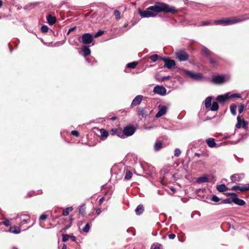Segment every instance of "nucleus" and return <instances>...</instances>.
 Listing matches in <instances>:
<instances>
[{
	"label": "nucleus",
	"instance_id": "obj_5",
	"mask_svg": "<svg viewBox=\"0 0 249 249\" xmlns=\"http://www.w3.org/2000/svg\"><path fill=\"white\" fill-rule=\"evenodd\" d=\"M175 54L176 58L180 62L185 61L187 60L189 58L188 54L184 49L177 50L175 52Z\"/></svg>",
	"mask_w": 249,
	"mask_h": 249
},
{
	"label": "nucleus",
	"instance_id": "obj_45",
	"mask_svg": "<svg viewBox=\"0 0 249 249\" xmlns=\"http://www.w3.org/2000/svg\"><path fill=\"white\" fill-rule=\"evenodd\" d=\"M69 238H70V235L68 234H63L62 235V241L63 242H66Z\"/></svg>",
	"mask_w": 249,
	"mask_h": 249
},
{
	"label": "nucleus",
	"instance_id": "obj_47",
	"mask_svg": "<svg viewBox=\"0 0 249 249\" xmlns=\"http://www.w3.org/2000/svg\"><path fill=\"white\" fill-rule=\"evenodd\" d=\"M114 15L116 16L117 19H119L120 18L121 13L119 11L115 10L114 12Z\"/></svg>",
	"mask_w": 249,
	"mask_h": 249
},
{
	"label": "nucleus",
	"instance_id": "obj_10",
	"mask_svg": "<svg viewBox=\"0 0 249 249\" xmlns=\"http://www.w3.org/2000/svg\"><path fill=\"white\" fill-rule=\"evenodd\" d=\"M159 59L163 60L164 62V67L167 68L168 69H170L176 65L175 61L174 60L163 57H160Z\"/></svg>",
	"mask_w": 249,
	"mask_h": 249
},
{
	"label": "nucleus",
	"instance_id": "obj_38",
	"mask_svg": "<svg viewBox=\"0 0 249 249\" xmlns=\"http://www.w3.org/2000/svg\"><path fill=\"white\" fill-rule=\"evenodd\" d=\"M149 58L152 62H155L158 59L159 56L158 54H154L150 56Z\"/></svg>",
	"mask_w": 249,
	"mask_h": 249
},
{
	"label": "nucleus",
	"instance_id": "obj_21",
	"mask_svg": "<svg viewBox=\"0 0 249 249\" xmlns=\"http://www.w3.org/2000/svg\"><path fill=\"white\" fill-rule=\"evenodd\" d=\"M47 19L48 23L50 25H52L54 24L56 20V18L51 16V15L47 16Z\"/></svg>",
	"mask_w": 249,
	"mask_h": 249
},
{
	"label": "nucleus",
	"instance_id": "obj_57",
	"mask_svg": "<svg viewBox=\"0 0 249 249\" xmlns=\"http://www.w3.org/2000/svg\"><path fill=\"white\" fill-rule=\"evenodd\" d=\"M70 238L73 242H75L76 241V237L74 236H70Z\"/></svg>",
	"mask_w": 249,
	"mask_h": 249
},
{
	"label": "nucleus",
	"instance_id": "obj_61",
	"mask_svg": "<svg viewBox=\"0 0 249 249\" xmlns=\"http://www.w3.org/2000/svg\"><path fill=\"white\" fill-rule=\"evenodd\" d=\"M195 155L197 157H199L200 156V154L199 153H196Z\"/></svg>",
	"mask_w": 249,
	"mask_h": 249
},
{
	"label": "nucleus",
	"instance_id": "obj_3",
	"mask_svg": "<svg viewBox=\"0 0 249 249\" xmlns=\"http://www.w3.org/2000/svg\"><path fill=\"white\" fill-rule=\"evenodd\" d=\"M246 18H232L217 20L214 21V24H223L224 25H231L244 20Z\"/></svg>",
	"mask_w": 249,
	"mask_h": 249
},
{
	"label": "nucleus",
	"instance_id": "obj_7",
	"mask_svg": "<svg viewBox=\"0 0 249 249\" xmlns=\"http://www.w3.org/2000/svg\"><path fill=\"white\" fill-rule=\"evenodd\" d=\"M18 218L20 220L19 223V226L20 227H22L24 224L29 223L30 222V217L27 214L18 215L16 219Z\"/></svg>",
	"mask_w": 249,
	"mask_h": 249
},
{
	"label": "nucleus",
	"instance_id": "obj_55",
	"mask_svg": "<svg viewBox=\"0 0 249 249\" xmlns=\"http://www.w3.org/2000/svg\"><path fill=\"white\" fill-rule=\"evenodd\" d=\"M76 28V26H74V27L70 28L67 33V35L69 34L72 31H73L74 30H75Z\"/></svg>",
	"mask_w": 249,
	"mask_h": 249
},
{
	"label": "nucleus",
	"instance_id": "obj_8",
	"mask_svg": "<svg viewBox=\"0 0 249 249\" xmlns=\"http://www.w3.org/2000/svg\"><path fill=\"white\" fill-rule=\"evenodd\" d=\"M93 40V36L89 33H85L81 37V42L85 44H89Z\"/></svg>",
	"mask_w": 249,
	"mask_h": 249
},
{
	"label": "nucleus",
	"instance_id": "obj_48",
	"mask_svg": "<svg viewBox=\"0 0 249 249\" xmlns=\"http://www.w3.org/2000/svg\"><path fill=\"white\" fill-rule=\"evenodd\" d=\"M110 132L112 135H114L116 134L118 136H119V135L118 134V130L116 128L112 129Z\"/></svg>",
	"mask_w": 249,
	"mask_h": 249
},
{
	"label": "nucleus",
	"instance_id": "obj_17",
	"mask_svg": "<svg viewBox=\"0 0 249 249\" xmlns=\"http://www.w3.org/2000/svg\"><path fill=\"white\" fill-rule=\"evenodd\" d=\"M229 99V93H226L223 95H218L217 96L216 100L217 102L224 103Z\"/></svg>",
	"mask_w": 249,
	"mask_h": 249
},
{
	"label": "nucleus",
	"instance_id": "obj_22",
	"mask_svg": "<svg viewBox=\"0 0 249 249\" xmlns=\"http://www.w3.org/2000/svg\"><path fill=\"white\" fill-rule=\"evenodd\" d=\"M216 189L219 192H224L228 190V188L224 184L217 185Z\"/></svg>",
	"mask_w": 249,
	"mask_h": 249
},
{
	"label": "nucleus",
	"instance_id": "obj_63",
	"mask_svg": "<svg viewBox=\"0 0 249 249\" xmlns=\"http://www.w3.org/2000/svg\"><path fill=\"white\" fill-rule=\"evenodd\" d=\"M2 1L1 0H0V8L2 6Z\"/></svg>",
	"mask_w": 249,
	"mask_h": 249
},
{
	"label": "nucleus",
	"instance_id": "obj_40",
	"mask_svg": "<svg viewBox=\"0 0 249 249\" xmlns=\"http://www.w3.org/2000/svg\"><path fill=\"white\" fill-rule=\"evenodd\" d=\"M181 154V151L179 148H176L174 150V156L176 157H178Z\"/></svg>",
	"mask_w": 249,
	"mask_h": 249
},
{
	"label": "nucleus",
	"instance_id": "obj_59",
	"mask_svg": "<svg viewBox=\"0 0 249 249\" xmlns=\"http://www.w3.org/2000/svg\"><path fill=\"white\" fill-rule=\"evenodd\" d=\"M104 199H105V198H104V197H102V198H101L99 199V202L100 205H101V204L103 203V201H104Z\"/></svg>",
	"mask_w": 249,
	"mask_h": 249
},
{
	"label": "nucleus",
	"instance_id": "obj_44",
	"mask_svg": "<svg viewBox=\"0 0 249 249\" xmlns=\"http://www.w3.org/2000/svg\"><path fill=\"white\" fill-rule=\"evenodd\" d=\"M211 200L215 202H218L220 200V199L216 196L213 195L212 196Z\"/></svg>",
	"mask_w": 249,
	"mask_h": 249
},
{
	"label": "nucleus",
	"instance_id": "obj_6",
	"mask_svg": "<svg viewBox=\"0 0 249 249\" xmlns=\"http://www.w3.org/2000/svg\"><path fill=\"white\" fill-rule=\"evenodd\" d=\"M185 74L191 79L195 80H201L203 78V75L199 73H195L191 71H184Z\"/></svg>",
	"mask_w": 249,
	"mask_h": 249
},
{
	"label": "nucleus",
	"instance_id": "obj_32",
	"mask_svg": "<svg viewBox=\"0 0 249 249\" xmlns=\"http://www.w3.org/2000/svg\"><path fill=\"white\" fill-rule=\"evenodd\" d=\"M236 108H237V106L235 104H232L230 106V111H231V113L232 115H235L236 114Z\"/></svg>",
	"mask_w": 249,
	"mask_h": 249
},
{
	"label": "nucleus",
	"instance_id": "obj_43",
	"mask_svg": "<svg viewBox=\"0 0 249 249\" xmlns=\"http://www.w3.org/2000/svg\"><path fill=\"white\" fill-rule=\"evenodd\" d=\"M2 223L5 226L8 227L11 225V222L9 219H4Z\"/></svg>",
	"mask_w": 249,
	"mask_h": 249
},
{
	"label": "nucleus",
	"instance_id": "obj_15",
	"mask_svg": "<svg viewBox=\"0 0 249 249\" xmlns=\"http://www.w3.org/2000/svg\"><path fill=\"white\" fill-rule=\"evenodd\" d=\"M244 177L243 174H235L231 176V179L232 182H236L240 180Z\"/></svg>",
	"mask_w": 249,
	"mask_h": 249
},
{
	"label": "nucleus",
	"instance_id": "obj_30",
	"mask_svg": "<svg viewBox=\"0 0 249 249\" xmlns=\"http://www.w3.org/2000/svg\"><path fill=\"white\" fill-rule=\"evenodd\" d=\"M138 113L139 115L142 117H145L147 115V112L143 108H139L138 109Z\"/></svg>",
	"mask_w": 249,
	"mask_h": 249
},
{
	"label": "nucleus",
	"instance_id": "obj_25",
	"mask_svg": "<svg viewBox=\"0 0 249 249\" xmlns=\"http://www.w3.org/2000/svg\"><path fill=\"white\" fill-rule=\"evenodd\" d=\"M144 211V207L142 205H139L135 209V213L137 215L141 214Z\"/></svg>",
	"mask_w": 249,
	"mask_h": 249
},
{
	"label": "nucleus",
	"instance_id": "obj_11",
	"mask_svg": "<svg viewBox=\"0 0 249 249\" xmlns=\"http://www.w3.org/2000/svg\"><path fill=\"white\" fill-rule=\"evenodd\" d=\"M153 92L155 93L163 96L166 93V89L162 86L157 85L154 88Z\"/></svg>",
	"mask_w": 249,
	"mask_h": 249
},
{
	"label": "nucleus",
	"instance_id": "obj_1",
	"mask_svg": "<svg viewBox=\"0 0 249 249\" xmlns=\"http://www.w3.org/2000/svg\"><path fill=\"white\" fill-rule=\"evenodd\" d=\"M179 11V10L174 6L163 2H156L153 6H149L146 10H140L139 13L142 18H149L156 17L158 13L162 12L174 14Z\"/></svg>",
	"mask_w": 249,
	"mask_h": 249
},
{
	"label": "nucleus",
	"instance_id": "obj_33",
	"mask_svg": "<svg viewBox=\"0 0 249 249\" xmlns=\"http://www.w3.org/2000/svg\"><path fill=\"white\" fill-rule=\"evenodd\" d=\"M132 176V173L131 171L126 170L125 172V175L124 176V179L126 180H129Z\"/></svg>",
	"mask_w": 249,
	"mask_h": 249
},
{
	"label": "nucleus",
	"instance_id": "obj_64",
	"mask_svg": "<svg viewBox=\"0 0 249 249\" xmlns=\"http://www.w3.org/2000/svg\"><path fill=\"white\" fill-rule=\"evenodd\" d=\"M30 226L27 227L26 229L24 230V231L26 230V229H28L29 228H30Z\"/></svg>",
	"mask_w": 249,
	"mask_h": 249
},
{
	"label": "nucleus",
	"instance_id": "obj_28",
	"mask_svg": "<svg viewBox=\"0 0 249 249\" xmlns=\"http://www.w3.org/2000/svg\"><path fill=\"white\" fill-rule=\"evenodd\" d=\"M100 134L102 140H105L108 136V131L104 129H100Z\"/></svg>",
	"mask_w": 249,
	"mask_h": 249
},
{
	"label": "nucleus",
	"instance_id": "obj_20",
	"mask_svg": "<svg viewBox=\"0 0 249 249\" xmlns=\"http://www.w3.org/2000/svg\"><path fill=\"white\" fill-rule=\"evenodd\" d=\"M9 231L10 232L15 233V234H18L21 231L20 227L14 226L11 227L9 229Z\"/></svg>",
	"mask_w": 249,
	"mask_h": 249
},
{
	"label": "nucleus",
	"instance_id": "obj_56",
	"mask_svg": "<svg viewBox=\"0 0 249 249\" xmlns=\"http://www.w3.org/2000/svg\"><path fill=\"white\" fill-rule=\"evenodd\" d=\"M168 237H169V239H173L175 238L176 235L175 234L171 233V234H169Z\"/></svg>",
	"mask_w": 249,
	"mask_h": 249
},
{
	"label": "nucleus",
	"instance_id": "obj_35",
	"mask_svg": "<svg viewBox=\"0 0 249 249\" xmlns=\"http://www.w3.org/2000/svg\"><path fill=\"white\" fill-rule=\"evenodd\" d=\"M138 65V62L134 61L127 64V67L130 69H134Z\"/></svg>",
	"mask_w": 249,
	"mask_h": 249
},
{
	"label": "nucleus",
	"instance_id": "obj_31",
	"mask_svg": "<svg viewBox=\"0 0 249 249\" xmlns=\"http://www.w3.org/2000/svg\"><path fill=\"white\" fill-rule=\"evenodd\" d=\"M72 210H73L72 207H68L63 210V213H62V215L63 216H67L69 214V212L72 211Z\"/></svg>",
	"mask_w": 249,
	"mask_h": 249
},
{
	"label": "nucleus",
	"instance_id": "obj_24",
	"mask_svg": "<svg viewBox=\"0 0 249 249\" xmlns=\"http://www.w3.org/2000/svg\"><path fill=\"white\" fill-rule=\"evenodd\" d=\"M162 148V142L160 141H157L154 144V148L156 151L160 150Z\"/></svg>",
	"mask_w": 249,
	"mask_h": 249
},
{
	"label": "nucleus",
	"instance_id": "obj_18",
	"mask_svg": "<svg viewBox=\"0 0 249 249\" xmlns=\"http://www.w3.org/2000/svg\"><path fill=\"white\" fill-rule=\"evenodd\" d=\"M232 202L239 206H244L246 204L244 200L239 198L237 196L232 197Z\"/></svg>",
	"mask_w": 249,
	"mask_h": 249
},
{
	"label": "nucleus",
	"instance_id": "obj_50",
	"mask_svg": "<svg viewBox=\"0 0 249 249\" xmlns=\"http://www.w3.org/2000/svg\"><path fill=\"white\" fill-rule=\"evenodd\" d=\"M71 135H72L74 136H76V137H78L79 135L78 132L76 130L71 131Z\"/></svg>",
	"mask_w": 249,
	"mask_h": 249
},
{
	"label": "nucleus",
	"instance_id": "obj_4",
	"mask_svg": "<svg viewBox=\"0 0 249 249\" xmlns=\"http://www.w3.org/2000/svg\"><path fill=\"white\" fill-rule=\"evenodd\" d=\"M230 78L229 74L214 75L212 77V82L215 84H222L228 81Z\"/></svg>",
	"mask_w": 249,
	"mask_h": 249
},
{
	"label": "nucleus",
	"instance_id": "obj_34",
	"mask_svg": "<svg viewBox=\"0 0 249 249\" xmlns=\"http://www.w3.org/2000/svg\"><path fill=\"white\" fill-rule=\"evenodd\" d=\"M162 246L159 243H154L151 246V249H162Z\"/></svg>",
	"mask_w": 249,
	"mask_h": 249
},
{
	"label": "nucleus",
	"instance_id": "obj_12",
	"mask_svg": "<svg viewBox=\"0 0 249 249\" xmlns=\"http://www.w3.org/2000/svg\"><path fill=\"white\" fill-rule=\"evenodd\" d=\"M135 131V129L134 127L131 126H125L123 130L124 134L126 137L132 136Z\"/></svg>",
	"mask_w": 249,
	"mask_h": 249
},
{
	"label": "nucleus",
	"instance_id": "obj_23",
	"mask_svg": "<svg viewBox=\"0 0 249 249\" xmlns=\"http://www.w3.org/2000/svg\"><path fill=\"white\" fill-rule=\"evenodd\" d=\"M82 52H83L84 56L85 57L89 55L91 53L90 50L86 46H84L82 47Z\"/></svg>",
	"mask_w": 249,
	"mask_h": 249
},
{
	"label": "nucleus",
	"instance_id": "obj_53",
	"mask_svg": "<svg viewBox=\"0 0 249 249\" xmlns=\"http://www.w3.org/2000/svg\"><path fill=\"white\" fill-rule=\"evenodd\" d=\"M211 24V22L208 21H202L201 23V25L206 26Z\"/></svg>",
	"mask_w": 249,
	"mask_h": 249
},
{
	"label": "nucleus",
	"instance_id": "obj_9",
	"mask_svg": "<svg viewBox=\"0 0 249 249\" xmlns=\"http://www.w3.org/2000/svg\"><path fill=\"white\" fill-rule=\"evenodd\" d=\"M237 123L235 125L237 128H240L241 126L246 129L248 127V123L245 121L241 116L238 115L237 118Z\"/></svg>",
	"mask_w": 249,
	"mask_h": 249
},
{
	"label": "nucleus",
	"instance_id": "obj_27",
	"mask_svg": "<svg viewBox=\"0 0 249 249\" xmlns=\"http://www.w3.org/2000/svg\"><path fill=\"white\" fill-rule=\"evenodd\" d=\"M209 180L208 177L206 175L199 177L197 178L196 181L198 183H205Z\"/></svg>",
	"mask_w": 249,
	"mask_h": 249
},
{
	"label": "nucleus",
	"instance_id": "obj_51",
	"mask_svg": "<svg viewBox=\"0 0 249 249\" xmlns=\"http://www.w3.org/2000/svg\"><path fill=\"white\" fill-rule=\"evenodd\" d=\"M170 78V76H169V75H168L166 76H163V77H161L159 80H160L161 81H164L166 80L169 79Z\"/></svg>",
	"mask_w": 249,
	"mask_h": 249
},
{
	"label": "nucleus",
	"instance_id": "obj_37",
	"mask_svg": "<svg viewBox=\"0 0 249 249\" xmlns=\"http://www.w3.org/2000/svg\"><path fill=\"white\" fill-rule=\"evenodd\" d=\"M231 202H232V199H231L230 198H227L221 201L220 204H230Z\"/></svg>",
	"mask_w": 249,
	"mask_h": 249
},
{
	"label": "nucleus",
	"instance_id": "obj_19",
	"mask_svg": "<svg viewBox=\"0 0 249 249\" xmlns=\"http://www.w3.org/2000/svg\"><path fill=\"white\" fill-rule=\"evenodd\" d=\"M206 142L208 146L211 148L214 147L216 145V144L213 138H208L207 139H206Z\"/></svg>",
	"mask_w": 249,
	"mask_h": 249
},
{
	"label": "nucleus",
	"instance_id": "obj_16",
	"mask_svg": "<svg viewBox=\"0 0 249 249\" xmlns=\"http://www.w3.org/2000/svg\"><path fill=\"white\" fill-rule=\"evenodd\" d=\"M143 96L139 95L136 96L131 103V106H136L139 105L142 99Z\"/></svg>",
	"mask_w": 249,
	"mask_h": 249
},
{
	"label": "nucleus",
	"instance_id": "obj_29",
	"mask_svg": "<svg viewBox=\"0 0 249 249\" xmlns=\"http://www.w3.org/2000/svg\"><path fill=\"white\" fill-rule=\"evenodd\" d=\"M219 108V105L217 102H213L211 104V107H209V109L212 111H216Z\"/></svg>",
	"mask_w": 249,
	"mask_h": 249
},
{
	"label": "nucleus",
	"instance_id": "obj_58",
	"mask_svg": "<svg viewBox=\"0 0 249 249\" xmlns=\"http://www.w3.org/2000/svg\"><path fill=\"white\" fill-rule=\"evenodd\" d=\"M101 212H102V211H101V209H98L96 210V213L97 215H99Z\"/></svg>",
	"mask_w": 249,
	"mask_h": 249
},
{
	"label": "nucleus",
	"instance_id": "obj_46",
	"mask_svg": "<svg viewBox=\"0 0 249 249\" xmlns=\"http://www.w3.org/2000/svg\"><path fill=\"white\" fill-rule=\"evenodd\" d=\"M104 31L100 30L94 35V37L96 38L99 36H102L104 34Z\"/></svg>",
	"mask_w": 249,
	"mask_h": 249
},
{
	"label": "nucleus",
	"instance_id": "obj_42",
	"mask_svg": "<svg viewBox=\"0 0 249 249\" xmlns=\"http://www.w3.org/2000/svg\"><path fill=\"white\" fill-rule=\"evenodd\" d=\"M229 99L233 98H241V95L239 94L238 93H233L232 94H231L230 95H229Z\"/></svg>",
	"mask_w": 249,
	"mask_h": 249
},
{
	"label": "nucleus",
	"instance_id": "obj_54",
	"mask_svg": "<svg viewBox=\"0 0 249 249\" xmlns=\"http://www.w3.org/2000/svg\"><path fill=\"white\" fill-rule=\"evenodd\" d=\"M244 108V106L243 105H241L240 106L239 109H238L239 113H241L243 112Z\"/></svg>",
	"mask_w": 249,
	"mask_h": 249
},
{
	"label": "nucleus",
	"instance_id": "obj_26",
	"mask_svg": "<svg viewBox=\"0 0 249 249\" xmlns=\"http://www.w3.org/2000/svg\"><path fill=\"white\" fill-rule=\"evenodd\" d=\"M213 97L212 96H208L205 101V105L207 109H209L212 104V99Z\"/></svg>",
	"mask_w": 249,
	"mask_h": 249
},
{
	"label": "nucleus",
	"instance_id": "obj_62",
	"mask_svg": "<svg viewBox=\"0 0 249 249\" xmlns=\"http://www.w3.org/2000/svg\"><path fill=\"white\" fill-rule=\"evenodd\" d=\"M116 119V117H113L111 118H110V120H112V121H114Z\"/></svg>",
	"mask_w": 249,
	"mask_h": 249
},
{
	"label": "nucleus",
	"instance_id": "obj_52",
	"mask_svg": "<svg viewBox=\"0 0 249 249\" xmlns=\"http://www.w3.org/2000/svg\"><path fill=\"white\" fill-rule=\"evenodd\" d=\"M227 196H231L233 197L237 196V194L234 193H228L227 194Z\"/></svg>",
	"mask_w": 249,
	"mask_h": 249
},
{
	"label": "nucleus",
	"instance_id": "obj_49",
	"mask_svg": "<svg viewBox=\"0 0 249 249\" xmlns=\"http://www.w3.org/2000/svg\"><path fill=\"white\" fill-rule=\"evenodd\" d=\"M47 215L45 214H41L39 217V220L42 221H45L47 219Z\"/></svg>",
	"mask_w": 249,
	"mask_h": 249
},
{
	"label": "nucleus",
	"instance_id": "obj_41",
	"mask_svg": "<svg viewBox=\"0 0 249 249\" xmlns=\"http://www.w3.org/2000/svg\"><path fill=\"white\" fill-rule=\"evenodd\" d=\"M90 229V225L89 223H87L83 229V231L84 232H88Z\"/></svg>",
	"mask_w": 249,
	"mask_h": 249
},
{
	"label": "nucleus",
	"instance_id": "obj_14",
	"mask_svg": "<svg viewBox=\"0 0 249 249\" xmlns=\"http://www.w3.org/2000/svg\"><path fill=\"white\" fill-rule=\"evenodd\" d=\"M167 110V107L161 105H159V111L156 115V117L159 118L164 115L166 113Z\"/></svg>",
	"mask_w": 249,
	"mask_h": 249
},
{
	"label": "nucleus",
	"instance_id": "obj_60",
	"mask_svg": "<svg viewBox=\"0 0 249 249\" xmlns=\"http://www.w3.org/2000/svg\"><path fill=\"white\" fill-rule=\"evenodd\" d=\"M62 249H67V246L66 244H63Z\"/></svg>",
	"mask_w": 249,
	"mask_h": 249
},
{
	"label": "nucleus",
	"instance_id": "obj_2",
	"mask_svg": "<svg viewBox=\"0 0 249 249\" xmlns=\"http://www.w3.org/2000/svg\"><path fill=\"white\" fill-rule=\"evenodd\" d=\"M201 51L202 53L209 59L210 62L212 65L213 66L217 65L219 59L218 56L204 46L202 47Z\"/></svg>",
	"mask_w": 249,
	"mask_h": 249
},
{
	"label": "nucleus",
	"instance_id": "obj_39",
	"mask_svg": "<svg viewBox=\"0 0 249 249\" xmlns=\"http://www.w3.org/2000/svg\"><path fill=\"white\" fill-rule=\"evenodd\" d=\"M40 30L42 33H46L48 31V27L47 26L43 25L41 27Z\"/></svg>",
	"mask_w": 249,
	"mask_h": 249
},
{
	"label": "nucleus",
	"instance_id": "obj_13",
	"mask_svg": "<svg viewBox=\"0 0 249 249\" xmlns=\"http://www.w3.org/2000/svg\"><path fill=\"white\" fill-rule=\"evenodd\" d=\"M231 190H240L241 192H245L249 190V184H246L243 186L239 185H236L232 186L231 188Z\"/></svg>",
	"mask_w": 249,
	"mask_h": 249
},
{
	"label": "nucleus",
	"instance_id": "obj_36",
	"mask_svg": "<svg viewBox=\"0 0 249 249\" xmlns=\"http://www.w3.org/2000/svg\"><path fill=\"white\" fill-rule=\"evenodd\" d=\"M85 210H86V207H85V205H83L81 206L79 209V213H80L82 215H84L85 213Z\"/></svg>",
	"mask_w": 249,
	"mask_h": 249
}]
</instances>
